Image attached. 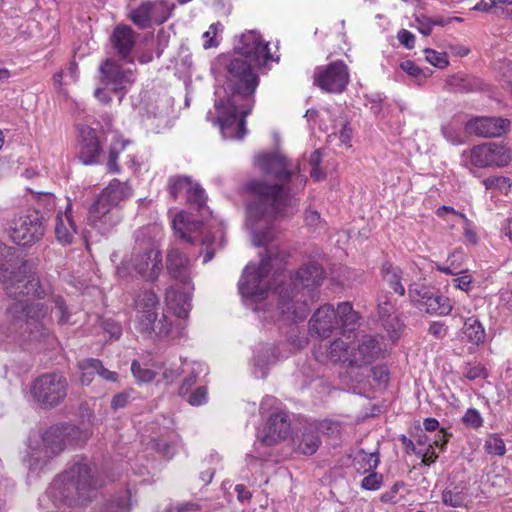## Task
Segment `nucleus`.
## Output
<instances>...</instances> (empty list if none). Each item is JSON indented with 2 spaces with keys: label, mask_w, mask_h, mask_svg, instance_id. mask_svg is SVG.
I'll use <instances>...</instances> for the list:
<instances>
[{
  "label": "nucleus",
  "mask_w": 512,
  "mask_h": 512,
  "mask_svg": "<svg viewBox=\"0 0 512 512\" xmlns=\"http://www.w3.org/2000/svg\"><path fill=\"white\" fill-rule=\"evenodd\" d=\"M350 351L346 343L342 339H335L331 342L328 349V357L331 361H344L348 362L347 357H349Z\"/></svg>",
  "instance_id": "38"
},
{
  "label": "nucleus",
  "mask_w": 512,
  "mask_h": 512,
  "mask_svg": "<svg viewBox=\"0 0 512 512\" xmlns=\"http://www.w3.org/2000/svg\"><path fill=\"white\" fill-rule=\"evenodd\" d=\"M152 1L143 2L139 7L132 10L130 13V19L139 28H147L150 23L154 22Z\"/></svg>",
  "instance_id": "31"
},
{
  "label": "nucleus",
  "mask_w": 512,
  "mask_h": 512,
  "mask_svg": "<svg viewBox=\"0 0 512 512\" xmlns=\"http://www.w3.org/2000/svg\"><path fill=\"white\" fill-rule=\"evenodd\" d=\"M79 160L84 165H93L98 163L101 152V145L95 129L83 125L79 128Z\"/></svg>",
  "instance_id": "24"
},
{
  "label": "nucleus",
  "mask_w": 512,
  "mask_h": 512,
  "mask_svg": "<svg viewBox=\"0 0 512 512\" xmlns=\"http://www.w3.org/2000/svg\"><path fill=\"white\" fill-rule=\"evenodd\" d=\"M449 85L450 88L455 87L460 91L471 89V85L468 81H466L465 79H460L459 77L456 76L450 77Z\"/></svg>",
  "instance_id": "61"
},
{
  "label": "nucleus",
  "mask_w": 512,
  "mask_h": 512,
  "mask_svg": "<svg viewBox=\"0 0 512 512\" xmlns=\"http://www.w3.org/2000/svg\"><path fill=\"white\" fill-rule=\"evenodd\" d=\"M383 485V475L374 471L368 472L361 481V488L367 491H376Z\"/></svg>",
  "instance_id": "47"
},
{
  "label": "nucleus",
  "mask_w": 512,
  "mask_h": 512,
  "mask_svg": "<svg viewBox=\"0 0 512 512\" xmlns=\"http://www.w3.org/2000/svg\"><path fill=\"white\" fill-rule=\"evenodd\" d=\"M167 188L169 194L174 198L185 194L188 203L193 204L197 209L204 210L206 204V194L203 188L196 182H193L187 176H171L168 179Z\"/></svg>",
  "instance_id": "17"
},
{
  "label": "nucleus",
  "mask_w": 512,
  "mask_h": 512,
  "mask_svg": "<svg viewBox=\"0 0 512 512\" xmlns=\"http://www.w3.org/2000/svg\"><path fill=\"white\" fill-rule=\"evenodd\" d=\"M78 368L81 371L80 381L83 385H89L92 382L93 375L96 371L92 369H85L81 367V361L78 362Z\"/></svg>",
  "instance_id": "62"
},
{
  "label": "nucleus",
  "mask_w": 512,
  "mask_h": 512,
  "mask_svg": "<svg viewBox=\"0 0 512 512\" xmlns=\"http://www.w3.org/2000/svg\"><path fill=\"white\" fill-rule=\"evenodd\" d=\"M400 68L410 77H412L418 84H421L422 81L428 77V74L411 60L402 61L400 63Z\"/></svg>",
  "instance_id": "45"
},
{
  "label": "nucleus",
  "mask_w": 512,
  "mask_h": 512,
  "mask_svg": "<svg viewBox=\"0 0 512 512\" xmlns=\"http://www.w3.org/2000/svg\"><path fill=\"white\" fill-rule=\"evenodd\" d=\"M101 485L89 462L81 459L54 478L39 504L45 512H64L65 508L84 504Z\"/></svg>",
  "instance_id": "4"
},
{
  "label": "nucleus",
  "mask_w": 512,
  "mask_h": 512,
  "mask_svg": "<svg viewBox=\"0 0 512 512\" xmlns=\"http://www.w3.org/2000/svg\"><path fill=\"white\" fill-rule=\"evenodd\" d=\"M187 396V401L190 405L201 406L205 404L208 400L207 388L204 386H200Z\"/></svg>",
  "instance_id": "52"
},
{
  "label": "nucleus",
  "mask_w": 512,
  "mask_h": 512,
  "mask_svg": "<svg viewBox=\"0 0 512 512\" xmlns=\"http://www.w3.org/2000/svg\"><path fill=\"white\" fill-rule=\"evenodd\" d=\"M45 232L43 217L38 211H29L14 218L9 225L12 241L27 246L39 241Z\"/></svg>",
  "instance_id": "14"
},
{
  "label": "nucleus",
  "mask_w": 512,
  "mask_h": 512,
  "mask_svg": "<svg viewBox=\"0 0 512 512\" xmlns=\"http://www.w3.org/2000/svg\"><path fill=\"white\" fill-rule=\"evenodd\" d=\"M486 190L498 191L507 193L511 187L510 179L504 176H493L486 178L482 181Z\"/></svg>",
  "instance_id": "43"
},
{
  "label": "nucleus",
  "mask_w": 512,
  "mask_h": 512,
  "mask_svg": "<svg viewBox=\"0 0 512 512\" xmlns=\"http://www.w3.org/2000/svg\"><path fill=\"white\" fill-rule=\"evenodd\" d=\"M132 195V188L127 182L113 179L101 191L88 210V224L105 234L122 220L120 203Z\"/></svg>",
  "instance_id": "8"
},
{
  "label": "nucleus",
  "mask_w": 512,
  "mask_h": 512,
  "mask_svg": "<svg viewBox=\"0 0 512 512\" xmlns=\"http://www.w3.org/2000/svg\"><path fill=\"white\" fill-rule=\"evenodd\" d=\"M433 24H437V22H432L429 18L417 17L415 19V24L413 26L424 36H428L431 33V27Z\"/></svg>",
  "instance_id": "56"
},
{
  "label": "nucleus",
  "mask_w": 512,
  "mask_h": 512,
  "mask_svg": "<svg viewBox=\"0 0 512 512\" xmlns=\"http://www.w3.org/2000/svg\"><path fill=\"white\" fill-rule=\"evenodd\" d=\"M502 75L506 79V82L509 86L510 91L512 92V62H506L503 66Z\"/></svg>",
  "instance_id": "63"
},
{
  "label": "nucleus",
  "mask_w": 512,
  "mask_h": 512,
  "mask_svg": "<svg viewBox=\"0 0 512 512\" xmlns=\"http://www.w3.org/2000/svg\"><path fill=\"white\" fill-rule=\"evenodd\" d=\"M320 442V437L315 428L313 426H309L305 428L301 436L298 438L297 449L302 454L312 455L317 451Z\"/></svg>",
  "instance_id": "30"
},
{
  "label": "nucleus",
  "mask_w": 512,
  "mask_h": 512,
  "mask_svg": "<svg viewBox=\"0 0 512 512\" xmlns=\"http://www.w3.org/2000/svg\"><path fill=\"white\" fill-rule=\"evenodd\" d=\"M324 279L322 267L317 263L302 266L289 283L277 288L278 308L283 316L294 322L304 320L309 306L318 299V287Z\"/></svg>",
  "instance_id": "6"
},
{
  "label": "nucleus",
  "mask_w": 512,
  "mask_h": 512,
  "mask_svg": "<svg viewBox=\"0 0 512 512\" xmlns=\"http://www.w3.org/2000/svg\"><path fill=\"white\" fill-rule=\"evenodd\" d=\"M236 50L241 57H233L226 64V84L223 88L225 96L216 90L214 108L206 115V119L217 124L224 138L241 140L245 136V118L251 112L253 95L259 84V77L254 68L266 66L269 61H278L261 34L249 30L240 37Z\"/></svg>",
  "instance_id": "1"
},
{
  "label": "nucleus",
  "mask_w": 512,
  "mask_h": 512,
  "mask_svg": "<svg viewBox=\"0 0 512 512\" xmlns=\"http://www.w3.org/2000/svg\"><path fill=\"white\" fill-rule=\"evenodd\" d=\"M290 431V421L286 413L282 411L274 412L270 415L266 426L259 433L260 442L266 446H272L279 440L288 436Z\"/></svg>",
  "instance_id": "22"
},
{
  "label": "nucleus",
  "mask_w": 512,
  "mask_h": 512,
  "mask_svg": "<svg viewBox=\"0 0 512 512\" xmlns=\"http://www.w3.org/2000/svg\"><path fill=\"white\" fill-rule=\"evenodd\" d=\"M397 39L400 44L407 49H413L415 46V35L406 29H401L398 31Z\"/></svg>",
  "instance_id": "55"
},
{
  "label": "nucleus",
  "mask_w": 512,
  "mask_h": 512,
  "mask_svg": "<svg viewBox=\"0 0 512 512\" xmlns=\"http://www.w3.org/2000/svg\"><path fill=\"white\" fill-rule=\"evenodd\" d=\"M184 361L165 360L154 366L162 371V378L168 383H173L181 374Z\"/></svg>",
  "instance_id": "34"
},
{
  "label": "nucleus",
  "mask_w": 512,
  "mask_h": 512,
  "mask_svg": "<svg viewBox=\"0 0 512 512\" xmlns=\"http://www.w3.org/2000/svg\"><path fill=\"white\" fill-rule=\"evenodd\" d=\"M511 121L502 117H477L466 123V131L478 137H500L510 129Z\"/></svg>",
  "instance_id": "20"
},
{
  "label": "nucleus",
  "mask_w": 512,
  "mask_h": 512,
  "mask_svg": "<svg viewBox=\"0 0 512 512\" xmlns=\"http://www.w3.org/2000/svg\"><path fill=\"white\" fill-rule=\"evenodd\" d=\"M103 327H104V330L110 335L111 338H114V339L120 338V336L122 334V328L117 322H115L111 319H107L103 322Z\"/></svg>",
  "instance_id": "57"
},
{
  "label": "nucleus",
  "mask_w": 512,
  "mask_h": 512,
  "mask_svg": "<svg viewBox=\"0 0 512 512\" xmlns=\"http://www.w3.org/2000/svg\"><path fill=\"white\" fill-rule=\"evenodd\" d=\"M450 275L453 276L451 283L455 289L463 292H469L472 288V276L468 274L467 270L454 272L450 269Z\"/></svg>",
  "instance_id": "42"
},
{
  "label": "nucleus",
  "mask_w": 512,
  "mask_h": 512,
  "mask_svg": "<svg viewBox=\"0 0 512 512\" xmlns=\"http://www.w3.org/2000/svg\"><path fill=\"white\" fill-rule=\"evenodd\" d=\"M440 432L442 433L441 439L440 440L435 439L433 441V444L431 443V440L429 439L428 436H426V435L420 436L419 439L417 440V443L420 446V448L417 450V454L425 453V455H426L428 453H431V456L435 455V457H437L436 449H438L439 451H443L444 446L447 441V439H446L447 434H446L445 429L442 428Z\"/></svg>",
  "instance_id": "35"
},
{
  "label": "nucleus",
  "mask_w": 512,
  "mask_h": 512,
  "mask_svg": "<svg viewBox=\"0 0 512 512\" xmlns=\"http://www.w3.org/2000/svg\"><path fill=\"white\" fill-rule=\"evenodd\" d=\"M383 272L385 273L384 277L389 283L391 289H393L394 292L400 296H403L405 294V288L401 284L400 270L397 268H392L391 266H384Z\"/></svg>",
  "instance_id": "40"
},
{
  "label": "nucleus",
  "mask_w": 512,
  "mask_h": 512,
  "mask_svg": "<svg viewBox=\"0 0 512 512\" xmlns=\"http://www.w3.org/2000/svg\"><path fill=\"white\" fill-rule=\"evenodd\" d=\"M351 138H352V129L351 127L349 126V124H344L341 131H340V134H339V139H340V142L347 146V147H350V142H351Z\"/></svg>",
  "instance_id": "60"
},
{
  "label": "nucleus",
  "mask_w": 512,
  "mask_h": 512,
  "mask_svg": "<svg viewBox=\"0 0 512 512\" xmlns=\"http://www.w3.org/2000/svg\"><path fill=\"white\" fill-rule=\"evenodd\" d=\"M512 4L509 0H481L475 7V10L489 12L493 11L496 14L504 13V5Z\"/></svg>",
  "instance_id": "44"
},
{
  "label": "nucleus",
  "mask_w": 512,
  "mask_h": 512,
  "mask_svg": "<svg viewBox=\"0 0 512 512\" xmlns=\"http://www.w3.org/2000/svg\"><path fill=\"white\" fill-rule=\"evenodd\" d=\"M81 367L85 369H92L96 371V374L99 375L102 379L110 382H116L118 380V374L114 371H110L106 369L100 360L87 358L81 360Z\"/></svg>",
  "instance_id": "37"
},
{
  "label": "nucleus",
  "mask_w": 512,
  "mask_h": 512,
  "mask_svg": "<svg viewBox=\"0 0 512 512\" xmlns=\"http://www.w3.org/2000/svg\"><path fill=\"white\" fill-rule=\"evenodd\" d=\"M360 324V316L350 302L320 306L309 320V333L321 339L330 337L336 330L342 334L351 333Z\"/></svg>",
  "instance_id": "10"
},
{
  "label": "nucleus",
  "mask_w": 512,
  "mask_h": 512,
  "mask_svg": "<svg viewBox=\"0 0 512 512\" xmlns=\"http://www.w3.org/2000/svg\"><path fill=\"white\" fill-rule=\"evenodd\" d=\"M380 463L379 453H367L363 449L357 450L352 458V466L359 474L374 471Z\"/></svg>",
  "instance_id": "29"
},
{
  "label": "nucleus",
  "mask_w": 512,
  "mask_h": 512,
  "mask_svg": "<svg viewBox=\"0 0 512 512\" xmlns=\"http://www.w3.org/2000/svg\"><path fill=\"white\" fill-rule=\"evenodd\" d=\"M348 82L349 72L343 61L338 60L315 69L314 84L323 91L341 93Z\"/></svg>",
  "instance_id": "15"
},
{
  "label": "nucleus",
  "mask_w": 512,
  "mask_h": 512,
  "mask_svg": "<svg viewBox=\"0 0 512 512\" xmlns=\"http://www.w3.org/2000/svg\"><path fill=\"white\" fill-rule=\"evenodd\" d=\"M425 58L426 60L435 67L444 68L448 65V59L446 58V54H441L432 49H425Z\"/></svg>",
  "instance_id": "50"
},
{
  "label": "nucleus",
  "mask_w": 512,
  "mask_h": 512,
  "mask_svg": "<svg viewBox=\"0 0 512 512\" xmlns=\"http://www.w3.org/2000/svg\"><path fill=\"white\" fill-rule=\"evenodd\" d=\"M222 29L223 26L219 22L210 25L209 29L203 34V38L205 39L203 46L205 49L218 46L216 36L219 31H222Z\"/></svg>",
  "instance_id": "48"
},
{
  "label": "nucleus",
  "mask_w": 512,
  "mask_h": 512,
  "mask_svg": "<svg viewBox=\"0 0 512 512\" xmlns=\"http://www.w3.org/2000/svg\"><path fill=\"white\" fill-rule=\"evenodd\" d=\"M172 224L175 234L184 241L190 243L201 241L206 246H209L212 242L208 237H202L204 223L192 213L184 211L177 213Z\"/></svg>",
  "instance_id": "18"
},
{
  "label": "nucleus",
  "mask_w": 512,
  "mask_h": 512,
  "mask_svg": "<svg viewBox=\"0 0 512 512\" xmlns=\"http://www.w3.org/2000/svg\"><path fill=\"white\" fill-rule=\"evenodd\" d=\"M469 159L473 166L479 168L504 167L511 161V152L504 145L488 142L474 146L469 152Z\"/></svg>",
  "instance_id": "16"
},
{
  "label": "nucleus",
  "mask_w": 512,
  "mask_h": 512,
  "mask_svg": "<svg viewBox=\"0 0 512 512\" xmlns=\"http://www.w3.org/2000/svg\"><path fill=\"white\" fill-rule=\"evenodd\" d=\"M276 350H277L276 347H272V346L265 347V353L267 354L268 359L266 360L264 358H261L260 356L256 357L255 366L260 369L261 377H264L266 374L265 367L267 366V364L272 363L277 359Z\"/></svg>",
  "instance_id": "51"
},
{
  "label": "nucleus",
  "mask_w": 512,
  "mask_h": 512,
  "mask_svg": "<svg viewBox=\"0 0 512 512\" xmlns=\"http://www.w3.org/2000/svg\"><path fill=\"white\" fill-rule=\"evenodd\" d=\"M404 487L403 482H396L390 490L386 491L381 495V501L383 503H397L400 498L397 497V494L401 488Z\"/></svg>",
  "instance_id": "54"
},
{
  "label": "nucleus",
  "mask_w": 512,
  "mask_h": 512,
  "mask_svg": "<svg viewBox=\"0 0 512 512\" xmlns=\"http://www.w3.org/2000/svg\"><path fill=\"white\" fill-rule=\"evenodd\" d=\"M256 163L278 180L274 184L251 181L247 186L252 199L247 206L246 225L251 230L254 245L266 246L276 237L272 222L291 217L298 211L296 194L304 189L307 179L298 166L290 167L286 158L278 153L259 155Z\"/></svg>",
  "instance_id": "3"
},
{
  "label": "nucleus",
  "mask_w": 512,
  "mask_h": 512,
  "mask_svg": "<svg viewBox=\"0 0 512 512\" xmlns=\"http://www.w3.org/2000/svg\"><path fill=\"white\" fill-rule=\"evenodd\" d=\"M89 435L69 424L54 425L42 433H31L27 440L23 463L30 472L43 471L68 446L81 445Z\"/></svg>",
  "instance_id": "5"
},
{
  "label": "nucleus",
  "mask_w": 512,
  "mask_h": 512,
  "mask_svg": "<svg viewBox=\"0 0 512 512\" xmlns=\"http://www.w3.org/2000/svg\"><path fill=\"white\" fill-rule=\"evenodd\" d=\"M100 71L103 81L112 87L115 92H125L135 81L132 70H124L119 64L111 60L105 61Z\"/></svg>",
  "instance_id": "23"
},
{
  "label": "nucleus",
  "mask_w": 512,
  "mask_h": 512,
  "mask_svg": "<svg viewBox=\"0 0 512 512\" xmlns=\"http://www.w3.org/2000/svg\"><path fill=\"white\" fill-rule=\"evenodd\" d=\"M463 423L473 429H478L483 424V418L479 411L474 408H469L462 417Z\"/></svg>",
  "instance_id": "49"
},
{
  "label": "nucleus",
  "mask_w": 512,
  "mask_h": 512,
  "mask_svg": "<svg viewBox=\"0 0 512 512\" xmlns=\"http://www.w3.org/2000/svg\"><path fill=\"white\" fill-rule=\"evenodd\" d=\"M287 254L279 251L278 247L271 246L266 249V256L262 257L260 264L249 263L239 280L238 289L240 294L253 301H261L268 295L269 285L266 278L272 269L282 268Z\"/></svg>",
  "instance_id": "11"
},
{
  "label": "nucleus",
  "mask_w": 512,
  "mask_h": 512,
  "mask_svg": "<svg viewBox=\"0 0 512 512\" xmlns=\"http://www.w3.org/2000/svg\"><path fill=\"white\" fill-rule=\"evenodd\" d=\"M166 266L169 275L177 284L183 286V291L176 287L166 290V304L177 317L186 318L191 309V295L194 290L191 260L178 248L172 247L167 253Z\"/></svg>",
  "instance_id": "9"
},
{
  "label": "nucleus",
  "mask_w": 512,
  "mask_h": 512,
  "mask_svg": "<svg viewBox=\"0 0 512 512\" xmlns=\"http://www.w3.org/2000/svg\"><path fill=\"white\" fill-rule=\"evenodd\" d=\"M462 334L473 344H479L483 342L485 338L484 328L481 323L474 318H468L464 321Z\"/></svg>",
  "instance_id": "33"
},
{
  "label": "nucleus",
  "mask_w": 512,
  "mask_h": 512,
  "mask_svg": "<svg viewBox=\"0 0 512 512\" xmlns=\"http://www.w3.org/2000/svg\"><path fill=\"white\" fill-rule=\"evenodd\" d=\"M464 375L469 380H475L477 378H486L488 376V372L483 365L475 363L473 365L469 364L465 368Z\"/></svg>",
  "instance_id": "53"
},
{
  "label": "nucleus",
  "mask_w": 512,
  "mask_h": 512,
  "mask_svg": "<svg viewBox=\"0 0 512 512\" xmlns=\"http://www.w3.org/2000/svg\"><path fill=\"white\" fill-rule=\"evenodd\" d=\"M131 506V492L127 490L123 496L108 503L101 512H129Z\"/></svg>",
  "instance_id": "41"
},
{
  "label": "nucleus",
  "mask_w": 512,
  "mask_h": 512,
  "mask_svg": "<svg viewBox=\"0 0 512 512\" xmlns=\"http://www.w3.org/2000/svg\"><path fill=\"white\" fill-rule=\"evenodd\" d=\"M153 4V14H154V22L157 24L164 23L172 13V10L175 8L174 4H169L164 0L152 1Z\"/></svg>",
  "instance_id": "39"
},
{
  "label": "nucleus",
  "mask_w": 512,
  "mask_h": 512,
  "mask_svg": "<svg viewBox=\"0 0 512 512\" xmlns=\"http://www.w3.org/2000/svg\"><path fill=\"white\" fill-rule=\"evenodd\" d=\"M11 250L0 243V256H12ZM13 262V257L0 262V281L6 294L13 298L0 325V335L14 341H39L49 333L45 323L49 310L56 314L60 324L68 322L69 314L60 296L41 301L39 278L27 273L25 263H21L18 271H10L17 264Z\"/></svg>",
  "instance_id": "2"
},
{
  "label": "nucleus",
  "mask_w": 512,
  "mask_h": 512,
  "mask_svg": "<svg viewBox=\"0 0 512 512\" xmlns=\"http://www.w3.org/2000/svg\"><path fill=\"white\" fill-rule=\"evenodd\" d=\"M68 381L57 372L44 373L37 377L30 389L34 402L43 409L59 406L66 398Z\"/></svg>",
  "instance_id": "13"
},
{
  "label": "nucleus",
  "mask_w": 512,
  "mask_h": 512,
  "mask_svg": "<svg viewBox=\"0 0 512 512\" xmlns=\"http://www.w3.org/2000/svg\"><path fill=\"white\" fill-rule=\"evenodd\" d=\"M484 450L490 456L502 457L506 454V445L498 433L487 434L484 442Z\"/></svg>",
  "instance_id": "36"
},
{
  "label": "nucleus",
  "mask_w": 512,
  "mask_h": 512,
  "mask_svg": "<svg viewBox=\"0 0 512 512\" xmlns=\"http://www.w3.org/2000/svg\"><path fill=\"white\" fill-rule=\"evenodd\" d=\"M158 228L155 225L139 228L135 234V244L131 255L116 267L120 277L131 274L140 275L154 281L162 270V254L157 245Z\"/></svg>",
  "instance_id": "7"
},
{
  "label": "nucleus",
  "mask_w": 512,
  "mask_h": 512,
  "mask_svg": "<svg viewBox=\"0 0 512 512\" xmlns=\"http://www.w3.org/2000/svg\"><path fill=\"white\" fill-rule=\"evenodd\" d=\"M110 39L114 49L123 58L130 54L135 44L134 31L127 25L116 26Z\"/></svg>",
  "instance_id": "27"
},
{
  "label": "nucleus",
  "mask_w": 512,
  "mask_h": 512,
  "mask_svg": "<svg viewBox=\"0 0 512 512\" xmlns=\"http://www.w3.org/2000/svg\"><path fill=\"white\" fill-rule=\"evenodd\" d=\"M196 509H197V505L192 504V503H187V504L178 505L176 507L170 506L166 509V512H188V511H192V510H196Z\"/></svg>",
  "instance_id": "64"
},
{
  "label": "nucleus",
  "mask_w": 512,
  "mask_h": 512,
  "mask_svg": "<svg viewBox=\"0 0 512 512\" xmlns=\"http://www.w3.org/2000/svg\"><path fill=\"white\" fill-rule=\"evenodd\" d=\"M206 367L203 363L197 361H188L184 360V365L182 367V374H186L181 385L178 389V394L181 397H185L189 394L192 387L196 384L198 377L205 373Z\"/></svg>",
  "instance_id": "28"
},
{
  "label": "nucleus",
  "mask_w": 512,
  "mask_h": 512,
  "mask_svg": "<svg viewBox=\"0 0 512 512\" xmlns=\"http://www.w3.org/2000/svg\"><path fill=\"white\" fill-rule=\"evenodd\" d=\"M470 221L467 217L454 208L450 207V228L461 230L463 234L472 242H476V234L471 229Z\"/></svg>",
  "instance_id": "32"
},
{
  "label": "nucleus",
  "mask_w": 512,
  "mask_h": 512,
  "mask_svg": "<svg viewBox=\"0 0 512 512\" xmlns=\"http://www.w3.org/2000/svg\"><path fill=\"white\" fill-rule=\"evenodd\" d=\"M130 399V394L127 392L119 393L115 395L111 401V407L113 409H120L125 407Z\"/></svg>",
  "instance_id": "59"
},
{
  "label": "nucleus",
  "mask_w": 512,
  "mask_h": 512,
  "mask_svg": "<svg viewBox=\"0 0 512 512\" xmlns=\"http://www.w3.org/2000/svg\"><path fill=\"white\" fill-rule=\"evenodd\" d=\"M131 371L135 379L139 382L148 383L155 378V372L146 366H142L137 360L132 362Z\"/></svg>",
  "instance_id": "46"
},
{
  "label": "nucleus",
  "mask_w": 512,
  "mask_h": 512,
  "mask_svg": "<svg viewBox=\"0 0 512 512\" xmlns=\"http://www.w3.org/2000/svg\"><path fill=\"white\" fill-rule=\"evenodd\" d=\"M379 352L378 342L370 335H363L357 347L350 350L348 363L351 366H363L370 364Z\"/></svg>",
  "instance_id": "25"
},
{
  "label": "nucleus",
  "mask_w": 512,
  "mask_h": 512,
  "mask_svg": "<svg viewBox=\"0 0 512 512\" xmlns=\"http://www.w3.org/2000/svg\"><path fill=\"white\" fill-rule=\"evenodd\" d=\"M127 143L128 142L123 139H115L110 146L108 158L118 160L120 152L125 149Z\"/></svg>",
  "instance_id": "58"
},
{
  "label": "nucleus",
  "mask_w": 512,
  "mask_h": 512,
  "mask_svg": "<svg viewBox=\"0 0 512 512\" xmlns=\"http://www.w3.org/2000/svg\"><path fill=\"white\" fill-rule=\"evenodd\" d=\"M378 312L383 321V326L390 333L391 339L398 338V332L402 328V323L396 316H393L394 305L386 293L378 297Z\"/></svg>",
  "instance_id": "26"
},
{
  "label": "nucleus",
  "mask_w": 512,
  "mask_h": 512,
  "mask_svg": "<svg viewBox=\"0 0 512 512\" xmlns=\"http://www.w3.org/2000/svg\"><path fill=\"white\" fill-rule=\"evenodd\" d=\"M160 303L152 290L140 292L134 303L136 328L147 335L163 337L169 334L172 323L162 314L159 318Z\"/></svg>",
  "instance_id": "12"
},
{
  "label": "nucleus",
  "mask_w": 512,
  "mask_h": 512,
  "mask_svg": "<svg viewBox=\"0 0 512 512\" xmlns=\"http://www.w3.org/2000/svg\"><path fill=\"white\" fill-rule=\"evenodd\" d=\"M409 297L420 310L430 314L445 315L447 312L446 300L439 295L434 288L420 284H413L409 287Z\"/></svg>",
  "instance_id": "19"
},
{
  "label": "nucleus",
  "mask_w": 512,
  "mask_h": 512,
  "mask_svg": "<svg viewBox=\"0 0 512 512\" xmlns=\"http://www.w3.org/2000/svg\"><path fill=\"white\" fill-rule=\"evenodd\" d=\"M78 232L79 227L74 219L73 206L70 199H67L65 208L58 210L55 217V238L62 245H71Z\"/></svg>",
  "instance_id": "21"
}]
</instances>
